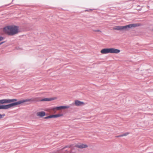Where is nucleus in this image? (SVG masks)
<instances>
[{"instance_id":"1","label":"nucleus","mask_w":153,"mask_h":153,"mask_svg":"<svg viewBox=\"0 0 153 153\" xmlns=\"http://www.w3.org/2000/svg\"><path fill=\"white\" fill-rule=\"evenodd\" d=\"M17 100L16 99H4L0 100V104H6L10 103L16 101ZM35 101V99H26L18 101L17 102L10 104L8 105H0V109H7L9 108L12 107L19 105H20L24 102H30Z\"/></svg>"},{"instance_id":"2","label":"nucleus","mask_w":153,"mask_h":153,"mask_svg":"<svg viewBox=\"0 0 153 153\" xmlns=\"http://www.w3.org/2000/svg\"><path fill=\"white\" fill-rule=\"evenodd\" d=\"M4 31L8 35H13L18 33L19 32V28L17 26H9L4 29Z\"/></svg>"},{"instance_id":"3","label":"nucleus","mask_w":153,"mask_h":153,"mask_svg":"<svg viewBox=\"0 0 153 153\" xmlns=\"http://www.w3.org/2000/svg\"><path fill=\"white\" fill-rule=\"evenodd\" d=\"M120 50L114 48H105L102 49L100 52L102 54H106L108 53L117 54L120 53Z\"/></svg>"},{"instance_id":"4","label":"nucleus","mask_w":153,"mask_h":153,"mask_svg":"<svg viewBox=\"0 0 153 153\" xmlns=\"http://www.w3.org/2000/svg\"><path fill=\"white\" fill-rule=\"evenodd\" d=\"M141 25V24L139 23H133L124 26H122L123 31H128L131 28L136 27Z\"/></svg>"},{"instance_id":"5","label":"nucleus","mask_w":153,"mask_h":153,"mask_svg":"<svg viewBox=\"0 0 153 153\" xmlns=\"http://www.w3.org/2000/svg\"><path fill=\"white\" fill-rule=\"evenodd\" d=\"M85 103L83 102L79 101L78 100L74 101V105L77 106H80L84 105Z\"/></svg>"},{"instance_id":"6","label":"nucleus","mask_w":153,"mask_h":153,"mask_svg":"<svg viewBox=\"0 0 153 153\" xmlns=\"http://www.w3.org/2000/svg\"><path fill=\"white\" fill-rule=\"evenodd\" d=\"M75 146L79 149H83L87 148L88 147V146L86 144L80 143L76 145Z\"/></svg>"},{"instance_id":"7","label":"nucleus","mask_w":153,"mask_h":153,"mask_svg":"<svg viewBox=\"0 0 153 153\" xmlns=\"http://www.w3.org/2000/svg\"><path fill=\"white\" fill-rule=\"evenodd\" d=\"M36 116L39 117H42L45 116L46 115V113L44 111H39L36 113Z\"/></svg>"},{"instance_id":"8","label":"nucleus","mask_w":153,"mask_h":153,"mask_svg":"<svg viewBox=\"0 0 153 153\" xmlns=\"http://www.w3.org/2000/svg\"><path fill=\"white\" fill-rule=\"evenodd\" d=\"M56 107L57 110H59L62 109L69 108H70V107L68 105L60 106L59 107Z\"/></svg>"},{"instance_id":"9","label":"nucleus","mask_w":153,"mask_h":153,"mask_svg":"<svg viewBox=\"0 0 153 153\" xmlns=\"http://www.w3.org/2000/svg\"><path fill=\"white\" fill-rule=\"evenodd\" d=\"M55 98H45L41 100V101H51L56 99Z\"/></svg>"},{"instance_id":"10","label":"nucleus","mask_w":153,"mask_h":153,"mask_svg":"<svg viewBox=\"0 0 153 153\" xmlns=\"http://www.w3.org/2000/svg\"><path fill=\"white\" fill-rule=\"evenodd\" d=\"M113 29L116 30L123 31L122 26H116L113 27Z\"/></svg>"},{"instance_id":"11","label":"nucleus","mask_w":153,"mask_h":153,"mask_svg":"<svg viewBox=\"0 0 153 153\" xmlns=\"http://www.w3.org/2000/svg\"><path fill=\"white\" fill-rule=\"evenodd\" d=\"M63 116V114H58L54 115V118H55L59 117H62Z\"/></svg>"},{"instance_id":"12","label":"nucleus","mask_w":153,"mask_h":153,"mask_svg":"<svg viewBox=\"0 0 153 153\" xmlns=\"http://www.w3.org/2000/svg\"><path fill=\"white\" fill-rule=\"evenodd\" d=\"M129 134V133L128 132H126L125 133L123 134L120 135L119 136V137H121L123 136H126L127 135H128Z\"/></svg>"},{"instance_id":"13","label":"nucleus","mask_w":153,"mask_h":153,"mask_svg":"<svg viewBox=\"0 0 153 153\" xmlns=\"http://www.w3.org/2000/svg\"><path fill=\"white\" fill-rule=\"evenodd\" d=\"M51 110L53 111L54 113H56V110H57L56 107L52 108H51Z\"/></svg>"},{"instance_id":"14","label":"nucleus","mask_w":153,"mask_h":153,"mask_svg":"<svg viewBox=\"0 0 153 153\" xmlns=\"http://www.w3.org/2000/svg\"><path fill=\"white\" fill-rule=\"evenodd\" d=\"M5 114H0V119L2 118L3 117L5 116Z\"/></svg>"},{"instance_id":"15","label":"nucleus","mask_w":153,"mask_h":153,"mask_svg":"<svg viewBox=\"0 0 153 153\" xmlns=\"http://www.w3.org/2000/svg\"><path fill=\"white\" fill-rule=\"evenodd\" d=\"M49 118H54V115H51L48 116Z\"/></svg>"},{"instance_id":"16","label":"nucleus","mask_w":153,"mask_h":153,"mask_svg":"<svg viewBox=\"0 0 153 153\" xmlns=\"http://www.w3.org/2000/svg\"><path fill=\"white\" fill-rule=\"evenodd\" d=\"M94 31L95 32H101V31L100 30H94Z\"/></svg>"},{"instance_id":"17","label":"nucleus","mask_w":153,"mask_h":153,"mask_svg":"<svg viewBox=\"0 0 153 153\" xmlns=\"http://www.w3.org/2000/svg\"><path fill=\"white\" fill-rule=\"evenodd\" d=\"M3 39V38L2 37H0V41L2 40Z\"/></svg>"},{"instance_id":"18","label":"nucleus","mask_w":153,"mask_h":153,"mask_svg":"<svg viewBox=\"0 0 153 153\" xmlns=\"http://www.w3.org/2000/svg\"><path fill=\"white\" fill-rule=\"evenodd\" d=\"M44 118H45V119H49V118L48 116H47V117H45Z\"/></svg>"},{"instance_id":"19","label":"nucleus","mask_w":153,"mask_h":153,"mask_svg":"<svg viewBox=\"0 0 153 153\" xmlns=\"http://www.w3.org/2000/svg\"><path fill=\"white\" fill-rule=\"evenodd\" d=\"M92 10L91 9H90L89 10H86L85 11H91Z\"/></svg>"},{"instance_id":"20","label":"nucleus","mask_w":153,"mask_h":153,"mask_svg":"<svg viewBox=\"0 0 153 153\" xmlns=\"http://www.w3.org/2000/svg\"><path fill=\"white\" fill-rule=\"evenodd\" d=\"M4 42H1L0 43V45H1L2 44H3V43H4Z\"/></svg>"}]
</instances>
